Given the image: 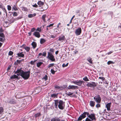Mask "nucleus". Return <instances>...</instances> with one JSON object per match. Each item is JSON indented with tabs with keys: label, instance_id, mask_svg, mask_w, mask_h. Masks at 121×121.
Listing matches in <instances>:
<instances>
[{
	"label": "nucleus",
	"instance_id": "1",
	"mask_svg": "<svg viewBox=\"0 0 121 121\" xmlns=\"http://www.w3.org/2000/svg\"><path fill=\"white\" fill-rule=\"evenodd\" d=\"M22 68H21L19 69H18L16 71H14V73H17V76L20 75L25 79H28L30 77V71L29 70L27 72H24L22 70Z\"/></svg>",
	"mask_w": 121,
	"mask_h": 121
},
{
	"label": "nucleus",
	"instance_id": "2",
	"mask_svg": "<svg viewBox=\"0 0 121 121\" xmlns=\"http://www.w3.org/2000/svg\"><path fill=\"white\" fill-rule=\"evenodd\" d=\"M55 108H57V106L58 108L60 109L63 110L65 108V103L62 100H55Z\"/></svg>",
	"mask_w": 121,
	"mask_h": 121
},
{
	"label": "nucleus",
	"instance_id": "3",
	"mask_svg": "<svg viewBox=\"0 0 121 121\" xmlns=\"http://www.w3.org/2000/svg\"><path fill=\"white\" fill-rule=\"evenodd\" d=\"M48 59L52 61H55V59L54 58V56L51 52L48 53Z\"/></svg>",
	"mask_w": 121,
	"mask_h": 121
},
{
	"label": "nucleus",
	"instance_id": "4",
	"mask_svg": "<svg viewBox=\"0 0 121 121\" xmlns=\"http://www.w3.org/2000/svg\"><path fill=\"white\" fill-rule=\"evenodd\" d=\"M95 101L98 103H99L101 101V98L99 95L95 96L94 97Z\"/></svg>",
	"mask_w": 121,
	"mask_h": 121
},
{
	"label": "nucleus",
	"instance_id": "5",
	"mask_svg": "<svg viewBox=\"0 0 121 121\" xmlns=\"http://www.w3.org/2000/svg\"><path fill=\"white\" fill-rule=\"evenodd\" d=\"M84 82V81H83L79 80V81L77 80L75 81H73L72 82L78 86H81L82 85V83H83Z\"/></svg>",
	"mask_w": 121,
	"mask_h": 121
},
{
	"label": "nucleus",
	"instance_id": "6",
	"mask_svg": "<svg viewBox=\"0 0 121 121\" xmlns=\"http://www.w3.org/2000/svg\"><path fill=\"white\" fill-rule=\"evenodd\" d=\"M97 84V83H95L94 82H91V83L88 82L87 84V86L88 87H95L96 86Z\"/></svg>",
	"mask_w": 121,
	"mask_h": 121
},
{
	"label": "nucleus",
	"instance_id": "7",
	"mask_svg": "<svg viewBox=\"0 0 121 121\" xmlns=\"http://www.w3.org/2000/svg\"><path fill=\"white\" fill-rule=\"evenodd\" d=\"M81 32V28L80 27H79L76 30L75 32V33L76 35L78 36L80 35Z\"/></svg>",
	"mask_w": 121,
	"mask_h": 121
},
{
	"label": "nucleus",
	"instance_id": "8",
	"mask_svg": "<svg viewBox=\"0 0 121 121\" xmlns=\"http://www.w3.org/2000/svg\"><path fill=\"white\" fill-rule=\"evenodd\" d=\"M88 117L91 119L92 120H96V117H95V114L94 113H91L90 115H88Z\"/></svg>",
	"mask_w": 121,
	"mask_h": 121
},
{
	"label": "nucleus",
	"instance_id": "9",
	"mask_svg": "<svg viewBox=\"0 0 121 121\" xmlns=\"http://www.w3.org/2000/svg\"><path fill=\"white\" fill-rule=\"evenodd\" d=\"M68 89H78V87L77 86L74 85H69L67 87Z\"/></svg>",
	"mask_w": 121,
	"mask_h": 121
},
{
	"label": "nucleus",
	"instance_id": "10",
	"mask_svg": "<svg viewBox=\"0 0 121 121\" xmlns=\"http://www.w3.org/2000/svg\"><path fill=\"white\" fill-rule=\"evenodd\" d=\"M65 36L63 35H61L59 37L58 40L61 41L65 40Z\"/></svg>",
	"mask_w": 121,
	"mask_h": 121
},
{
	"label": "nucleus",
	"instance_id": "11",
	"mask_svg": "<svg viewBox=\"0 0 121 121\" xmlns=\"http://www.w3.org/2000/svg\"><path fill=\"white\" fill-rule=\"evenodd\" d=\"M33 35L37 38H39L40 37V35L39 33L38 32H35L33 34Z\"/></svg>",
	"mask_w": 121,
	"mask_h": 121
},
{
	"label": "nucleus",
	"instance_id": "12",
	"mask_svg": "<svg viewBox=\"0 0 121 121\" xmlns=\"http://www.w3.org/2000/svg\"><path fill=\"white\" fill-rule=\"evenodd\" d=\"M111 103L110 102V103H108L106 105V107L107 108V110L108 111H110V107Z\"/></svg>",
	"mask_w": 121,
	"mask_h": 121
},
{
	"label": "nucleus",
	"instance_id": "13",
	"mask_svg": "<svg viewBox=\"0 0 121 121\" xmlns=\"http://www.w3.org/2000/svg\"><path fill=\"white\" fill-rule=\"evenodd\" d=\"M17 55L18 56H16L17 57H24V55L23 53L22 52L18 53L17 54Z\"/></svg>",
	"mask_w": 121,
	"mask_h": 121
},
{
	"label": "nucleus",
	"instance_id": "14",
	"mask_svg": "<svg viewBox=\"0 0 121 121\" xmlns=\"http://www.w3.org/2000/svg\"><path fill=\"white\" fill-rule=\"evenodd\" d=\"M85 118V117L84 116V115H82V114L81 115H80L79 116V117L78 118V119L77 121H81L82 119H84Z\"/></svg>",
	"mask_w": 121,
	"mask_h": 121
},
{
	"label": "nucleus",
	"instance_id": "15",
	"mask_svg": "<svg viewBox=\"0 0 121 121\" xmlns=\"http://www.w3.org/2000/svg\"><path fill=\"white\" fill-rule=\"evenodd\" d=\"M46 16V14H44L42 16L41 18L43 20V22L44 23H45L46 22L45 18Z\"/></svg>",
	"mask_w": 121,
	"mask_h": 121
},
{
	"label": "nucleus",
	"instance_id": "16",
	"mask_svg": "<svg viewBox=\"0 0 121 121\" xmlns=\"http://www.w3.org/2000/svg\"><path fill=\"white\" fill-rule=\"evenodd\" d=\"M90 104L91 107H94L95 105V102L94 101L91 100L90 102Z\"/></svg>",
	"mask_w": 121,
	"mask_h": 121
},
{
	"label": "nucleus",
	"instance_id": "17",
	"mask_svg": "<svg viewBox=\"0 0 121 121\" xmlns=\"http://www.w3.org/2000/svg\"><path fill=\"white\" fill-rule=\"evenodd\" d=\"M37 4L39 7H41L43 6L44 5V3L43 2H42L41 1H39L38 2Z\"/></svg>",
	"mask_w": 121,
	"mask_h": 121
},
{
	"label": "nucleus",
	"instance_id": "18",
	"mask_svg": "<svg viewBox=\"0 0 121 121\" xmlns=\"http://www.w3.org/2000/svg\"><path fill=\"white\" fill-rule=\"evenodd\" d=\"M31 45L34 49H35L37 46V43L35 42H33L31 43Z\"/></svg>",
	"mask_w": 121,
	"mask_h": 121
},
{
	"label": "nucleus",
	"instance_id": "19",
	"mask_svg": "<svg viewBox=\"0 0 121 121\" xmlns=\"http://www.w3.org/2000/svg\"><path fill=\"white\" fill-rule=\"evenodd\" d=\"M9 103L11 104H16V102L15 100L14 99H12L10 100V101L9 102Z\"/></svg>",
	"mask_w": 121,
	"mask_h": 121
},
{
	"label": "nucleus",
	"instance_id": "20",
	"mask_svg": "<svg viewBox=\"0 0 121 121\" xmlns=\"http://www.w3.org/2000/svg\"><path fill=\"white\" fill-rule=\"evenodd\" d=\"M60 119L58 117H55L52 119L51 121H60Z\"/></svg>",
	"mask_w": 121,
	"mask_h": 121
},
{
	"label": "nucleus",
	"instance_id": "21",
	"mask_svg": "<svg viewBox=\"0 0 121 121\" xmlns=\"http://www.w3.org/2000/svg\"><path fill=\"white\" fill-rule=\"evenodd\" d=\"M18 77V76L15 74H13L12 76H11L10 78L11 79L17 78Z\"/></svg>",
	"mask_w": 121,
	"mask_h": 121
},
{
	"label": "nucleus",
	"instance_id": "22",
	"mask_svg": "<svg viewBox=\"0 0 121 121\" xmlns=\"http://www.w3.org/2000/svg\"><path fill=\"white\" fill-rule=\"evenodd\" d=\"M92 58H91L90 57H89L87 58V60L90 63L92 64Z\"/></svg>",
	"mask_w": 121,
	"mask_h": 121
},
{
	"label": "nucleus",
	"instance_id": "23",
	"mask_svg": "<svg viewBox=\"0 0 121 121\" xmlns=\"http://www.w3.org/2000/svg\"><path fill=\"white\" fill-rule=\"evenodd\" d=\"M36 15V13H34L33 14H30L28 15V17L29 18L35 16Z\"/></svg>",
	"mask_w": 121,
	"mask_h": 121
},
{
	"label": "nucleus",
	"instance_id": "24",
	"mask_svg": "<svg viewBox=\"0 0 121 121\" xmlns=\"http://www.w3.org/2000/svg\"><path fill=\"white\" fill-rule=\"evenodd\" d=\"M46 42V40L44 39H41L40 40V43L41 44H42Z\"/></svg>",
	"mask_w": 121,
	"mask_h": 121
},
{
	"label": "nucleus",
	"instance_id": "25",
	"mask_svg": "<svg viewBox=\"0 0 121 121\" xmlns=\"http://www.w3.org/2000/svg\"><path fill=\"white\" fill-rule=\"evenodd\" d=\"M43 64V63L42 62H38L37 64V66L38 67H39L40 66H41Z\"/></svg>",
	"mask_w": 121,
	"mask_h": 121
},
{
	"label": "nucleus",
	"instance_id": "26",
	"mask_svg": "<svg viewBox=\"0 0 121 121\" xmlns=\"http://www.w3.org/2000/svg\"><path fill=\"white\" fill-rule=\"evenodd\" d=\"M86 114L87 116L88 117V115H90L89 114V113L88 112H83V113L82 114V115H84V116L85 117H86Z\"/></svg>",
	"mask_w": 121,
	"mask_h": 121
},
{
	"label": "nucleus",
	"instance_id": "27",
	"mask_svg": "<svg viewBox=\"0 0 121 121\" xmlns=\"http://www.w3.org/2000/svg\"><path fill=\"white\" fill-rule=\"evenodd\" d=\"M54 87L56 89H57L59 90H61V86H60L58 85H56L54 86Z\"/></svg>",
	"mask_w": 121,
	"mask_h": 121
},
{
	"label": "nucleus",
	"instance_id": "28",
	"mask_svg": "<svg viewBox=\"0 0 121 121\" xmlns=\"http://www.w3.org/2000/svg\"><path fill=\"white\" fill-rule=\"evenodd\" d=\"M4 109L2 107H0V114H1L4 112Z\"/></svg>",
	"mask_w": 121,
	"mask_h": 121
},
{
	"label": "nucleus",
	"instance_id": "29",
	"mask_svg": "<svg viewBox=\"0 0 121 121\" xmlns=\"http://www.w3.org/2000/svg\"><path fill=\"white\" fill-rule=\"evenodd\" d=\"M51 96L52 98H55L56 97H57V94H52Z\"/></svg>",
	"mask_w": 121,
	"mask_h": 121
},
{
	"label": "nucleus",
	"instance_id": "30",
	"mask_svg": "<svg viewBox=\"0 0 121 121\" xmlns=\"http://www.w3.org/2000/svg\"><path fill=\"white\" fill-rule=\"evenodd\" d=\"M22 11H27L28 9L27 8L25 7H22Z\"/></svg>",
	"mask_w": 121,
	"mask_h": 121
},
{
	"label": "nucleus",
	"instance_id": "31",
	"mask_svg": "<svg viewBox=\"0 0 121 121\" xmlns=\"http://www.w3.org/2000/svg\"><path fill=\"white\" fill-rule=\"evenodd\" d=\"M44 6H45V7H42V8L44 9L43 10V11L46 10V9H47L48 8V5H47L46 4Z\"/></svg>",
	"mask_w": 121,
	"mask_h": 121
},
{
	"label": "nucleus",
	"instance_id": "32",
	"mask_svg": "<svg viewBox=\"0 0 121 121\" xmlns=\"http://www.w3.org/2000/svg\"><path fill=\"white\" fill-rule=\"evenodd\" d=\"M25 49L27 52H28L30 50V48L29 47H26V48H25Z\"/></svg>",
	"mask_w": 121,
	"mask_h": 121
},
{
	"label": "nucleus",
	"instance_id": "33",
	"mask_svg": "<svg viewBox=\"0 0 121 121\" xmlns=\"http://www.w3.org/2000/svg\"><path fill=\"white\" fill-rule=\"evenodd\" d=\"M37 61V60H35L34 61H31L30 63L31 65H34L35 64V61Z\"/></svg>",
	"mask_w": 121,
	"mask_h": 121
},
{
	"label": "nucleus",
	"instance_id": "34",
	"mask_svg": "<svg viewBox=\"0 0 121 121\" xmlns=\"http://www.w3.org/2000/svg\"><path fill=\"white\" fill-rule=\"evenodd\" d=\"M114 62H113L112 61H108L107 62V64L108 65H109L111 64H114Z\"/></svg>",
	"mask_w": 121,
	"mask_h": 121
},
{
	"label": "nucleus",
	"instance_id": "35",
	"mask_svg": "<svg viewBox=\"0 0 121 121\" xmlns=\"http://www.w3.org/2000/svg\"><path fill=\"white\" fill-rule=\"evenodd\" d=\"M54 63H52L49 64L48 66V68H50V67H52L54 66Z\"/></svg>",
	"mask_w": 121,
	"mask_h": 121
},
{
	"label": "nucleus",
	"instance_id": "36",
	"mask_svg": "<svg viewBox=\"0 0 121 121\" xmlns=\"http://www.w3.org/2000/svg\"><path fill=\"white\" fill-rule=\"evenodd\" d=\"M83 80L85 81H89V80L86 76L84 78H83Z\"/></svg>",
	"mask_w": 121,
	"mask_h": 121
},
{
	"label": "nucleus",
	"instance_id": "37",
	"mask_svg": "<svg viewBox=\"0 0 121 121\" xmlns=\"http://www.w3.org/2000/svg\"><path fill=\"white\" fill-rule=\"evenodd\" d=\"M39 89V88H37L35 90V94H38L39 93V92L40 91V90L39 92H38V90Z\"/></svg>",
	"mask_w": 121,
	"mask_h": 121
},
{
	"label": "nucleus",
	"instance_id": "38",
	"mask_svg": "<svg viewBox=\"0 0 121 121\" xmlns=\"http://www.w3.org/2000/svg\"><path fill=\"white\" fill-rule=\"evenodd\" d=\"M12 9L14 10L15 11H16L18 10V9L15 5H14L12 8Z\"/></svg>",
	"mask_w": 121,
	"mask_h": 121
},
{
	"label": "nucleus",
	"instance_id": "39",
	"mask_svg": "<svg viewBox=\"0 0 121 121\" xmlns=\"http://www.w3.org/2000/svg\"><path fill=\"white\" fill-rule=\"evenodd\" d=\"M13 52L11 51H10L9 52L8 55L9 56H11L13 54Z\"/></svg>",
	"mask_w": 121,
	"mask_h": 121
},
{
	"label": "nucleus",
	"instance_id": "40",
	"mask_svg": "<svg viewBox=\"0 0 121 121\" xmlns=\"http://www.w3.org/2000/svg\"><path fill=\"white\" fill-rule=\"evenodd\" d=\"M40 115V113H37L35 115V118L39 116Z\"/></svg>",
	"mask_w": 121,
	"mask_h": 121
},
{
	"label": "nucleus",
	"instance_id": "41",
	"mask_svg": "<svg viewBox=\"0 0 121 121\" xmlns=\"http://www.w3.org/2000/svg\"><path fill=\"white\" fill-rule=\"evenodd\" d=\"M17 13L16 12H14L13 14V16L14 17L17 16Z\"/></svg>",
	"mask_w": 121,
	"mask_h": 121
},
{
	"label": "nucleus",
	"instance_id": "42",
	"mask_svg": "<svg viewBox=\"0 0 121 121\" xmlns=\"http://www.w3.org/2000/svg\"><path fill=\"white\" fill-rule=\"evenodd\" d=\"M43 79H44L45 81H46L48 80V77L47 75H45V76L43 78Z\"/></svg>",
	"mask_w": 121,
	"mask_h": 121
},
{
	"label": "nucleus",
	"instance_id": "43",
	"mask_svg": "<svg viewBox=\"0 0 121 121\" xmlns=\"http://www.w3.org/2000/svg\"><path fill=\"white\" fill-rule=\"evenodd\" d=\"M0 37L2 38H4L5 36L4 33H0Z\"/></svg>",
	"mask_w": 121,
	"mask_h": 121
},
{
	"label": "nucleus",
	"instance_id": "44",
	"mask_svg": "<svg viewBox=\"0 0 121 121\" xmlns=\"http://www.w3.org/2000/svg\"><path fill=\"white\" fill-rule=\"evenodd\" d=\"M73 94V93H71V92H69L68 93H66V94L67 95H68L69 96L70 95H72Z\"/></svg>",
	"mask_w": 121,
	"mask_h": 121
},
{
	"label": "nucleus",
	"instance_id": "45",
	"mask_svg": "<svg viewBox=\"0 0 121 121\" xmlns=\"http://www.w3.org/2000/svg\"><path fill=\"white\" fill-rule=\"evenodd\" d=\"M51 73L52 74H55V71L53 69H51Z\"/></svg>",
	"mask_w": 121,
	"mask_h": 121
},
{
	"label": "nucleus",
	"instance_id": "46",
	"mask_svg": "<svg viewBox=\"0 0 121 121\" xmlns=\"http://www.w3.org/2000/svg\"><path fill=\"white\" fill-rule=\"evenodd\" d=\"M4 40V38H0V41L3 42Z\"/></svg>",
	"mask_w": 121,
	"mask_h": 121
},
{
	"label": "nucleus",
	"instance_id": "47",
	"mask_svg": "<svg viewBox=\"0 0 121 121\" xmlns=\"http://www.w3.org/2000/svg\"><path fill=\"white\" fill-rule=\"evenodd\" d=\"M68 63H67L66 64H63L62 65V66L63 67H64L68 66Z\"/></svg>",
	"mask_w": 121,
	"mask_h": 121
},
{
	"label": "nucleus",
	"instance_id": "48",
	"mask_svg": "<svg viewBox=\"0 0 121 121\" xmlns=\"http://www.w3.org/2000/svg\"><path fill=\"white\" fill-rule=\"evenodd\" d=\"M98 78L99 79H101L102 81L104 80L105 79V78L103 77H99V78Z\"/></svg>",
	"mask_w": 121,
	"mask_h": 121
},
{
	"label": "nucleus",
	"instance_id": "49",
	"mask_svg": "<svg viewBox=\"0 0 121 121\" xmlns=\"http://www.w3.org/2000/svg\"><path fill=\"white\" fill-rule=\"evenodd\" d=\"M95 107L97 108L100 107H101V105L100 104H99V103H98L96 105Z\"/></svg>",
	"mask_w": 121,
	"mask_h": 121
},
{
	"label": "nucleus",
	"instance_id": "50",
	"mask_svg": "<svg viewBox=\"0 0 121 121\" xmlns=\"http://www.w3.org/2000/svg\"><path fill=\"white\" fill-rule=\"evenodd\" d=\"M91 119H89L88 117H87L85 120V121H93Z\"/></svg>",
	"mask_w": 121,
	"mask_h": 121
},
{
	"label": "nucleus",
	"instance_id": "51",
	"mask_svg": "<svg viewBox=\"0 0 121 121\" xmlns=\"http://www.w3.org/2000/svg\"><path fill=\"white\" fill-rule=\"evenodd\" d=\"M7 8L9 11H10L11 10V7L9 5H8L7 6Z\"/></svg>",
	"mask_w": 121,
	"mask_h": 121
},
{
	"label": "nucleus",
	"instance_id": "52",
	"mask_svg": "<svg viewBox=\"0 0 121 121\" xmlns=\"http://www.w3.org/2000/svg\"><path fill=\"white\" fill-rule=\"evenodd\" d=\"M61 23H59L58 24L57 26V28H60V27H61Z\"/></svg>",
	"mask_w": 121,
	"mask_h": 121
},
{
	"label": "nucleus",
	"instance_id": "53",
	"mask_svg": "<svg viewBox=\"0 0 121 121\" xmlns=\"http://www.w3.org/2000/svg\"><path fill=\"white\" fill-rule=\"evenodd\" d=\"M67 87V85H63L62 86H61V88L62 89H65Z\"/></svg>",
	"mask_w": 121,
	"mask_h": 121
},
{
	"label": "nucleus",
	"instance_id": "54",
	"mask_svg": "<svg viewBox=\"0 0 121 121\" xmlns=\"http://www.w3.org/2000/svg\"><path fill=\"white\" fill-rule=\"evenodd\" d=\"M54 23H53L51 24H50L49 25L47 26V27H50L51 26H52L54 25Z\"/></svg>",
	"mask_w": 121,
	"mask_h": 121
},
{
	"label": "nucleus",
	"instance_id": "55",
	"mask_svg": "<svg viewBox=\"0 0 121 121\" xmlns=\"http://www.w3.org/2000/svg\"><path fill=\"white\" fill-rule=\"evenodd\" d=\"M17 62L18 64H19L21 63L22 62V60H17Z\"/></svg>",
	"mask_w": 121,
	"mask_h": 121
},
{
	"label": "nucleus",
	"instance_id": "56",
	"mask_svg": "<svg viewBox=\"0 0 121 121\" xmlns=\"http://www.w3.org/2000/svg\"><path fill=\"white\" fill-rule=\"evenodd\" d=\"M26 45L24 44L22 45V46H21V47L25 49V48H26Z\"/></svg>",
	"mask_w": 121,
	"mask_h": 121
},
{
	"label": "nucleus",
	"instance_id": "57",
	"mask_svg": "<svg viewBox=\"0 0 121 121\" xmlns=\"http://www.w3.org/2000/svg\"><path fill=\"white\" fill-rule=\"evenodd\" d=\"M54 31L56 33H58L59 31V30H58L57 28H56L55 29Z\"/></svg>",
	"mask_w": 121,
	"mask_h": 121
},
{
	"label": "nucleus",
	"instance_id": "58",
	"mask_svg": "<svg viewBox=\"0 0 121 121\" xmlns=\"http://www.w3.org/2000/svg\"><path fill=\"white\" fill-rule=\"evenodd\" d=\"M35 30V29L34 28H33L31 29V32H33Z\"/></svg>",
	"mask_w": 121,
	"mask_h": 121
},
{
	"label": "nucleus",
	"instance_id": "59",
	"mask_svg": "<svg viewBox=\"0 0 121 121\" xmlns=\"http://www.w3.org/2000/svg\"><path fill=\"white\" fill-rule=\"evenodd\" d=\"M56 37V36L53 35H51V37L53 38H55Z\"/></svg>",
	"mask_w": 121,
	"mask_h": 121
},
{
	"label": "nucleus",
	"instance_id": "60",
	"mask_svg": "<svg viewBox=\"0 0 121 121\" xmlns=\"http://www.w3.org/2000/svg\"><path fill=\"white\" fill-rule=\"evenodd\" d=\"M36 30L39 31V32H40L41 31V29L40 28H38Z\"/></svg>",
	"mask_w": 121,
	"mask_h": 121
},
{
	"label": "nucleus",
	"instance_id": "61",
	"mask_svg": "<svg viewBox=\"0 0 121 121\" xmlns=\"http://www.w3.org/2000/svg\"><path fill=\"white\" fill-rule=\"evenodd\" d=\"M113 51H110L107 54H108V55H109L113 53Z\"/></svg>",
	"mask_w": 121,
	"mask_h": 121
},
{
	"label": "nucleus",
	"instance_id": "62",
	"mask_svg": "<svg viewBox=\"0 0 121 121\" xmlns=\"http://www.w3.org/2000/svg\"><path fill=\"white\" fill-rule=\"evenodd\" d=\"M33 6L34 7H38V6L36 4L33 5Z\"/></svg>",
	"mask_w": 121,
	"mask_h": 121
},
{
	"label": "nucleus",
	"instance_id": "63",
	"mask_svg": "<svg viewBox=\"0 0 121 121\" xmlns=\"http://www.w3.org/2000/svg\"><path fill=\"white\" fill-rule=\"evenodd\" d=\"M80 11L79 10H77L76 12V13L77 14L79 13H80Z\"/></svg>",
	"mask_w": 121,
	"mask_h": 121
},
{
	"label": "nucleus",
	"instance_id": "64",
	"mask_svg": "<svg viewBox=\"0 0 121 121\" xmlns=\"http://www.w3.org/2000/svg\"><path fill=\"white\" fill-rule=\"evenodd\" d=\"M42 55L44 56H45L46 55V53L45 52H44L43 53Z\"/></svg>",
	"mask_w": 121,
	"mask_h": 121
}]
</instances>
